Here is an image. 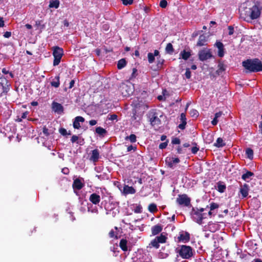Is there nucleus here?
Returning <instances> with one entry per match:
<instances>
[{
	"mask_svg": "<svg viewBox=\"0 0 262 262\" xmlns=\"http://www.w3.org/2000/svg\"><path fill=\"white\" fill-rule=\"evenodd\" d=\"M246 154L247 155V157L249 159H252L253 158V150L250 148H248L246 150Z\"/></svg>",
	"mask_w": 262,
	"mask_h": 262,
	"instance_id": "nucleus-38",
	"label": "nucleus"
},
{
	"mask_svg": "<svg viewBox=\"0 0 262 262\" xmlns=\"http://www.w3.org/2000/svg\"><path fill=\"white\" fill-rule=\"evenodd\" d=\"M42 21L40 20H38L35 21V26L37 28L40 27V30H42L45 28V25L44 24H41Z\"/></svg>",
	"mask_w": 262,
	"mask_h": 262,
	"instance_id": "nucleus-42",
	"label": "nucleus"
},
{
	"mask_svg": "<svg viewBox=\"0 0 262 262\" xmlns=\"http://www.w3.org/2000/svg\"><path fill=\"white\" fill-rule=\"evenodd\" d=\"M99 158V152L98 149H95L92 151V155L90 157V160L94 162L98 161Z\"/></svg>",
	"mask_w": 262,
	"mask_h": 262,
	"instance_id": "nucleus-20",
	"label": "nucleus"
},
{
	"mask_svg": "<svg viewBox=\"0 0 262 262\" xmlns=\"http://www.w3.org/2000/svg\"><path fill=\"white\" fill-rule=\"evenodd\" d=\"M181 58L184 60H187L191 56V53L189 51H186L185 50L182 51L180 54Z\"/></svg>",
	"mask_w": 262,
	"mask_h": 262,
	"instance_id": "nucleus-26",
	"label": "nucleus"
},
{
	"mask_svg": "<svg viewBox=\"0 0 262 262\" xmlns=\"http://www.w3.org/2000/svg\"><path fill=\"white\" fill-rule=\"evenodd\" d=\"M207 41V37L205 35L202 34L199 36L198 41L196 45L199 47H202L205 45Z\"/></svg>",
	"mask_w": 262,
	"mask_h": 262,
	"instance_id": "nucleus-22",
	"label": "nucleus"
},
{
	"mask_svg": "<svg viewBox=\"0 0 262 262\" xmlns=\"http://www.w3.org/2000/svg\"><path fill=\"white\" fill-rule=\"evenodd\" d=\"M108 235H109L110 237H111V238H115L116 239L118 238V236H117V234H115V231L113 229L111 230L109 232Z\"/></svg>",
	"mask_w": 262,
	"mask_h": 262,
	"instance_id": "nucleus-48",
	"label": "nucleus"
},
{
	"mask_svg": "<svg viewBox=\"0 0 262 262\" xmlns=\"http://www.w3.org/2000/svg\"><path fill=\"white\" fill-rule=\"evenodd\" d=\"M216 185L215 188L219 192L223 193L225 191L226 186L224 182L219 181Z\"/></svg>",
	"mask_w": 262,
	"mask_h": 262,
	"instance_id": "nucleus-19",
	"label": "nucleus"
},
{
	"mask_svg": "<svg viewBox=\"0 0 262 262\" xmlns=\"http://www.w3.org/2000/svg\"><path fill=\"white\" fill-rule=\"evenodd\" d=\"M212 55L209 52H207L204 50H202L199 53V58L201 61H205L208 59L210 58Z\"/></svg>",
	"mask_w": 262,
	"mask_h": 262,
	"instance_id": "nucleus-13",
	"label": "nucleus"
},
{
	"mask_svg": "<svg viewBox=\"0 0 262 262\" xmlns=\"http://www.w3.org/2000/svg\"><path fill=\"white\" fill-rule=\"evenodd\" d=\"M250 8L245 7L239 10L240 16L244 20L249 22L251 20Z\"/></svg>",
	"mask_w": 262,
	"mask_h": 262,
	"instance_id": "nucleus-9",
	"label": "nucleus"
},
{
	"mask_svg": "<svg viewBox=\"0 0 262 262\" xmlns=\"http://www.w3.org/2000/svg\"><path fill=\"white\" fill-rule=\"evenodd\" d=\"M59 0H54L50 2V4L49 7L50 8H54L55 9H57L59 6Z\"/></svg>",
	"mask_w": 262,
	"mask_h": 262,
	"instance_id": "nucleus-32",
	"label": "nucleus"
},
{
	"mask_svg": "<svg viewBox=\"0 0 262 262\" xmlns=\"http://www.w3.org/2000/svg\"><path fill=\"white\" fill-rule=\"evenodd\" d=\"M100 200V196L96 193L91 194L89 197L90 201L94 205L98 204Z\"/></svg>",
	"mask_w": 262,
	"mask_h": 262,
	"instance_id": "nucleus-14",
	"label": "nucleus"
},
{
	"mask_svg": "<svg viewBox=\"0 0 262 262\" xmlns=\"http://www.w3.org/2000/svg\"><path fill=\"white\" fill-rule=\"evenodd\" d=\"M194 144L195 145V146H194V147H192V148H191V152L192 154H195L199 151V148L197 147L196 146V143H194Z\"/></svg>",
	"mask_w": 262,
	"mask_h": 262,
	"instance_id": "nucleus-53",
	"label": "nucleus"
},
{
	"mask_svg": "<svg viewBox=\"0 0 262 262\" xmlns=\"http://www.w3.org/2000/svg\"><path fill=\"white\" fill-rule=\"evenodd\" d=\"M176 252L183 259H188L193 256V249L187 245H181L176 249Z\"/></svg>",
	"mask_w": 262,
	"mask_h": 262,
	"instance_id": "nucleus-3",
	"label": "nucleus"
},
{
	"mask_svg": "<svg viewBox=\"0 0 262 262\" xmlns=\"http://www.w3.org/2000/svg\"><path fill=\"white\" fill-rule=\"evenodd\" d=\"M0 85L4 86H11V84L6 77H3L0 79Z\"/></svg>",
	"mask_w": 262,
	"mask_h": 262,
	"instance_id": "nucleus-34",
	"label": "nucleus"
},
{
	"mask_svg": "<svg viewBox=\"0 0 262 262\" xmlns=\"http://www.w3.org/2000/svg\"><path fill=\"white\" fill-rule=\"evenodd\" d=\"M168 250H167L165 253L160 252V254L162 256L163 258L166 257L168 255Z\"/></svg>",
	"mask_w": 262,
	"mask_h": 262,
	"instance_id": "nucleus-63",
	"label": "nucleus"
},
{
	"mask_svg": "<svg viewBox=\"0 0 262 262\" xmlns=\"http://www.w3.org/2000/svg\"><path fill=\"white\" fill-rule=\"evenodd\" d=\"M254 176V173L250 171H247L246 173H244L242 176V179L245 181H248V180L250 179V177Z\"/></svg>",
	"mask_w": 262,
	"mask_h": 262,
	"instance_id": "nucleus-28",
	"label": "nucleus"
},
{
	"mask_svg": "<svg viewBox=\"0 0 262 262\" xmlns=\"http://www.w3.org/2000/svg\"><path fill=\"white\" fill-rule=\"evenodd\" d=\"M10 86L0 85V97L6 95L10 91Z\"/></svg>",
	"mask_w": 262,
	"mask_h": 262,
	"instance_id": "nucleus-25",
	"label": "nucleus"
},
{
	"mask_svg": "<svg viewBox=\"0 0 262 262\" xmlns=\"http://www.w3.org/2000/svg\"><path fill=\"white\" fill-rule=\"evenodd\" d=\"M226 66L223 62H220L218 64V69L216 71L217 74L219 75L220 73L225 71L226 70Z\"/></svg>",
	"mask_w": 262,
	"mask_h": 262,
	"instance_id": "nucleus-35",
	"label": "nucleus"
},
{
	"mask_svg": "<svg viewBox=\"0 0 262 262\" xmlns=\"http://www.w3.org/2000/svg\"><path fill=\"white\" fill-rule=\"evenodd\" d=\"M176 202L179 205H183L186 207H189L191 205V199L186 194H179L177 198Z\"/></svg>",
	"mask_w": 262,
	"mask_h": 262,
	"instance_id": "nucleus-8",
	"label": "nucleus"
},
{
	"mask_svg": "<svg viewBox=\"0 0 262 262\" xmlns=\"http://www.w3.org/2000/svg\"><path fill=\"white\" fill-rule=\"evenodd\" d=\"M210 205V210H213L215 209L218 208L219 207V205L217 203L214 202H212Z\"/></svg>",
	"mask_w": 262,
	"mask_h": 262,
	"instance_id": "nucleus-47",
	"label": "nucleus"
},
{
	"mask_svg": "<svg viewBox=\"0 0 262 262\" xmlns=\"http://www.w3.org/2000/svg\"><path fill=\"white\" fill-rule=\"evenodd\" d=\"M95 131H96V133L97 134H98L99 135L102 136L103 137L106 133V130L104 128H103L100 126L97 127L96 128Z\"/></svg>",
	"mask_w": 262,
	"mask_h": 262,
	"instance_id": "nucleus-30",
	"label": "nucleus"
},
{
	"mask_svg": "<svg viewBox=\"0 0 262 262\" xmlns=\"http://www.w3.org/2000/svg\"><path fill=\"white\" fill-rule=\"evenodd\" d=\"M180 162L178 158L166 157L165 159V163L169 168H173L174 164L179 163Z\"/></svg>",
	"mask_w": 262,
	"mask_h": 262,
	"instance_id": "nucleus-11",
	"label": "nucleus"
},
{
	"mask_svg": "<svg viewBox=\"0 0 262 262\" xmlns=\"http://www.w3.org/2000/svg\"><path fill=\"white\" fill-rule=\"evenodd\" d=\"M61 171L64 174H68L69 173L70 170L68 168L64 167L62 169Z\"/></svg>",
	"mask_w": 262,
	"mask_h": 262,
	"instance_id": "nucleus-59",
	"label": "nucleus"
},
{
	"mask_svg": "<svg viewBox=\"0 0 262 262\" xmlns=\"http://www.w3.org/2000/svg\"><path fill=\"white\" fill-rule=\"evenodd\" d=\"M108 116V119L110 120H117L118 116L116 114L109 115Z\"/></svg>",
	"mask_w": 262,
	"mask_h": 262,
	"instance_id": "nucleus-55",
	"label": "nucleus"
},
{
	"mask_svg": "<svg viewBox=\"0 0 262 262\" xmlns=\"http://www.w3.org/2000/svg\"><path fill=\"white\" fill-rule=\"evenodd\" d=\"M53 48V66H56L60 62L61 59L63 55V50L61 48L58 46L54 47Z\"/></svg>",
	"mask_w": 262,
	"mask_h": 262,
	"instance_id": "nucleus-5",
	"label": "nucleus"
},
{
	"mask_svg": "<svg viewBox=\"0 0 262 262\" xmlns=\"http://www.w3.org/2000/svg\"><path fill=\"white\" fill-rule=\"evenodd\" d=\"M42 133L46 137H48L50 135V133L49 132V129L46 126L43 127Z\"/></svg>",
	"mask_w": 262,
	"mask_h": 262,
	"instance_id": "nucleus-49",
	"label": "nucleus"
},
{
	"mask_svg": "<svg viewBox=\"0 0 262 262\" xmlns=\"http://www.w3.org/2000/svg\"><path fill=\"white\" fill-rule=\"evenodd\" d=\"M78 140V137L76 135H73L71 139V141L72 143L76 142Z\"/></svg>",
	"mask_w": 262,
	"mask_h": 262,
	"instance_id": "nucleus-60",
	"label": "nucleus"
},
{
	"mask_svg": "<svg viewBox=\"0 0 262 262\" xmlns=\"http://www.w3.org/2000/svg\"><path fill=\"white\" fill-rule=\"evenodd\" d=\"M84 118L81 116H77L75 117L74 121L73 122V127L75 129H79L81 127L80 122H83Z\"/></svg>",
	"mask_w": 262,
	"mask_h": 262,
	"instance_id": "nucleus-18",
	"label": "nucleus"
},
{
	"mask_svg": "<svg viewBox=\"0 0 262 262\" xmlns=\"http://www.w3.org/2000/svg\"><path fill=\"white\" fill-rule=\"evenodd\" d=\"M148 211L151 213H155L158 211L157 205L155 203H151L148 207Z\"/></svg>",
	"mask_w": 262,
	"mask_h": 262,
	"instance_id": "nucleus-33",
	"label": "nucleus"
},
{
	"mask_svg": "<svg viewBox=\"0 0 262 262\" xmlns=\"http://www.w3.org/2000/svg\"><path fill=\"white\" fill-rule=\"evenodd\" d=\"M167 146V142L161 143L159 146L160 149H164Z\"/></svg>",
	"mask_w": 262,
	"mask_h": 262,
	"instance_id": "nucleus-56",
	"label": "nucleus"
},
{
	"mask_svg": "<svg viewBox=\"0 0 262 262\" xmlns=\"http://www.w3.org/2000/svg\"><path fill=\"white\" fill-rule=\"evenodd\" d=\"M250 10L251 19H255L259 17L262 10V7L260 6L259 3H257L250 8Z\"/></svg>",
	"mask_w": 262,
	"mask_h": 262,
	"instance_id": "nucleus-6",
	"label": "nucleus"
},
{
	"mask_svg": "<svg viewBox=\"0 0 262 262\" xmlns=\"http://www.w3.org/2000/svg\"><path fill=\"white\" fill-rule=\"evenodd\" d=\"M184 75L187 79H190L191 78V73L190 70V69L186 68Z\"/></svg>",
	"mask_w": 262,
	"mask_h": 262,
	"instance_id": "nucleus-44",
	"label": "nucleus"
},
{
	"mask_svg": "<svg viewBox=\"0 0 262 262\" xmlns=\"http://www.w3.org/2000/svg\"><path fill=\"white\" fill-rule=\"evenodd\" d=\"M137 147L136 146H133L132 145L128 146L127 148V151L128 152L132 150H133L134 151L136 150Z\"/></svg>",
	"mask_w": 262,
	"mask_h": 262,
	"instance_id": "nucleus-58",
	"label": "nucleus"
},
{
	"mask_svg": "<svg viewBox=\"0 0 262 262\" xmlns=\"http://www.w3.org/2000/svg\"><path fill=\"white\" fill-rule=\"evenodd\" d=\"M249 186L246 184H244L241 187L239 192H240L241 194H242L243 198H245L248 196V193H249Z\"/></svg>",
	"mask_w": 262,
	"mask_h": 262,
	"instance_id": "nucleus-17",
	"label": "nucleus"
},
{
	"mask_svg": "<svg viewBox=\"0 0 262 262\" xmlns=\"http://www.w3.org/2000/svg\"><path fill=\"white\" fill-rule=\"evenodd\" d=\"M126 64V61L124 58H122L118 61L117 68L119 70L123 68Z\"/></svg>",
	"mask_w": 262,
	"mask_h": 262,
	"instance_id": "nucleus-31",
	"label": "nucleus"
},
{
	"mask_svg": "<svg viewBox=\"0 0 262 262\" xmlns=\"http://www.w3.org/2000/svg\"><path fill=\"white\" fill-rule=\"evenodd\" d=\"M123 193L124 194H134L136 193L135 189L132 186L125 185L123 187Z\"/></svg>",
	"mask_w": 262,
	"mask_h": 262,
	"instance_id": "nucleus-21",
	"label": "nucleus"
},
{
	"mask_svg": "<svg viewBox=\"0 0 262 262\" xmlns=\"http://www.w3.org/2000/svg\"><path fill=\"white\" fill-rule=\"evenodd\" d=\"M164 60L163 58H161L160 56L157 57V68L161 69L162 68L163 64L164 63Z\"/></svg>",
	"mask_w": 262,
	"mask_h": 262,
	"instance_id": "nucleus-39",
	"label": "nucleus"
},
{
	"mask_svg": "<svg viewBox=\"0 0 262 262\" xmlns=\"http://www.w3.org/2000/svg\"><path fill=\"white\" fill-rule=\"evenodd\" d=\"M242 65L248 72L256 73L262 71V62L257 58L244 60L242 62Z\"/></svg>",
	"mask_w": 262,
	"mask_h": 262,
	"instance_id": "nucleus-1",
	"label": "nucleus"
},
{
	"mask_svg": "<svg viewBox=\"0 0 262 262\" xmlns=\"http://www.w3.org/2000/svg\"><path fill=\"white\" fill-rule=\"evenodd\" d=\"M190 114L191 117H197L199 116V112L196 110H191L190 111Z\"/></svg>",
	"mask_w": 262,
	"mask_h": 262,
	"instance_id": "nucleus-46",
	"label": "nucleus"
},
{
	"mask_svg": "<svg viewBox=\"0 0 262 262\" xmlns=\"http://www.w3.org/2000/svg\"><path fill=\"white\" fill-rule=\"evenodd\" d=\"M89 124L91 126H94L97 124V121L95 120H91L89 121Z\"/></svg>",
	"mask_w": 262,
	"mask_h": 262,
	"instance_id": "nucleus-64",
	"label": "nucleus"
},
{
	"mask_svg": "<svg viewBox=\"0 0 262 262\" xmlns=\"http://www.w3.org/2000/svg\"><path fill=\"white\" fill-rule=\"evenodd\" d=\"M190 239V234L187 231H181L179 232L178 237V242L187 243Z\"/></svg>",
	"mask_w": 262,
	"mask_h": 262,
	"instance_id": "nucleus-10",
	"label": "nucleus"
},
{
	"mask_svg": "<svg viewBox=\"0 0 262 262\" xmlns=\"http://www.w3.org/2000/svg\"><path fill=\"white\" fill-rule=\"evenodd\" d=\"M186 123V121H182V123L179 125L178 127L181 129H184L185 128Z\"/></svg>",
	"mask_w": 262,
	"mask_h": 262,
	"instance_id": "nucleus-54",
	"label": "nucleus"
},
{
	"mask_svg": "<svg viewBox=\"0 0 262 262\" xmlns=\"http://www.w3.org/2000/svg\"><path fill=\"white\" fill-rule=\"evenodd\" d=\"M226 145L222 138H218L215 143H214V146L220 148Z\"/></svg>",
	"mask_w": 262,
	"mask_h": 262,
	"instance_id": "nucleus-29",
	"label": "nucleus"
},
{
	"mask_svg": "<svg viewBox=\"0 0 262 262\" xmlns=\"http://www.w3.org/2000/svg\"><path fill=\"white\" fill-rule=\"evenodd\" d=\"M125 140H129L131 143H135L137 141V137L135 134H131L125 138Z\"/></svg>",
	"mask_w": 262,
	"mask_h": 262,
	"instance_id": "nucleus-37",
	"label": "nucleus"
},
{
	"mask_svg": "<svg viewBox=\"0 0 262 262\" xmlns=\"http://www.w3.org/2000/svg\"><path fill=\"white\" fill-rule=\"evenodd\" d=\"M60 77L58 75L55 77L54 79L51 82V86L54 88H58L60 85Z\"/></svg>",
	"mask_w": 262,
	"mask_h": 262,
	"instance_id": "nucleus-27",
	"label": "nucleus"
},
{
	"mask_svg": "<svg viewBox=\"0 0 262 262\" xmlns=\"http://www.w3.org/2000/svg\"><path fill=\"white\" fill-rule=\"evenodd\" d=\"M167 237L161 233L160 236H156L153 240H152L149 244V245L158 249L159 248V244L165 243Z\"/></svg>",
	"mask_w": 262,
	"mask_h": 262,
	"instance_id": "nucleus-7",
	"label": "nucleus"
},
{
	"mask_svg": "<svg viewBox=\"0 0 262 262\" xmlns=\"http://www.w3.org/2000/svg\"><path fill=\"white\" fill-rule=\"evenodd\" d=\"M223 114V112L220 111L215 114L214 117L216 118V119H217L219 117H220Z\"/></svg>",
	"mask_w": 262,
	"mask_h": 262,
	"instance_id": "nucleus-62",
	"label": "nucleus"
},
{
	"mask_svg": "<svg viewBox=\"0 0 262 262\" xmlns=\"http://www.w3.org/2000/svg\"><path fill=\"white\" fill-rule=\"evenodd\" d=\"M52 108L53 111L58 114H61L64 111L63 106L60 103L55 101H53L52 103Z\"/></svg>",
	"mask_w": 262,
	"mask_h": 262,
	"instance_id": "nucleus-12",
	"label": "nucleus"
},
{
	"mask_svg": "<svg viewBox=\"0 0 262 262\" xmlns=\"http://www.w3.org/2000/svg\"><path fill=\"white\" fill-rule=\"evenodd\" d=\"M119 247L122 251H127L128 250L127 241L124 238L121 239L119 243Z\"/></svg>",
	"mask_w": 262,
	"mask_h": 262,
	"instance_id": "nucleus-24",
	"label": "nucleus"
},
{
	"mask_svg": "<svg viewBox=\"0 0 262 262\" xmlns=\"http://www.w3.org/2000/svg\"><path fill=\"white\" fill-rule=\"evenodd\" d=\"M228 30H229L228 34L229 35H232L233 34V33H234V28H233V27H232V26H228Z\"/></svg>",
	"mask_w": 262,
	"mask_h": 262,
	"instance_id": "nucleus-57",
	"label": "nucleus"
},
{
	"mask_svg": "<svg viewBox=\"0 0 262 262\" xmlns=\"http://www.w3.org/2000/svg\"><path fill=\"white\" fill-rule=\"evenodd\" d=\"M133 116L131 117L132 120H136L137 119L138 116L137 115V111L135 108L132 110Z\"/></svg>",
	"mask_w": 262,
	"mask_h": 262,
	"instance_id": "nucleus-45",
	"label": "nucleus"
},
{
	"mask_svg": "<svg viewBox=\"0 0 262 262\" xmlns=\"http://www.w3.org/2000/svg\"><path fill=\"white\" fill-rule=\"evenodd\" d=\"M59 132L62 136H66L68 135H70L71 134L70 131H69V132H68L67 130L64 128H62V127L59 128Z\"/></svg>",
	"mask_w": 262,
	"mask_h": 262,
	"instance_id": "nucleus-40",
	"label": "nucleus"
},
{
	"mask_svg": "<svg viewBox=\"0 0 262 262\" xmlns=\"http://www.w3.org/2000/svg\"><path fill=\"white\" fill-rule=\"evenodd\" d=\"M205 208H194L192 209L191 214L193 220L199 225L203 224V220L207 218V214L204 212Z\"/></svg>",
	"mask_w": 262,
	"mask_h": 262,
	"instance_id": "nucleus-2",
	"label": "nucleus"
},
{
	"mask_svg": "<svg viewBox=\"0 0 262 262\" xmlns=\"http://www.w3.org/2000/svg\"><path fill=\"white\" fill-rule=\"evenodd\" d=\"M165 50L167 53L172 54L174 51L173 46L171 43H167Z\"/></svg>",
	"mask_w": 262,
	"mask_h": 262,
	"instance_id": "nucleus-36",
	"label": "nucleus"
},
{
	"mask_svg": "<svg viewBox=\"0 0 262 262\" xmlns=\"http://www.w3.org/2000/svg\"><path fill=\"white\" fill-rule=\"evenodd\" d=\"M134 212L136 213H140L142 212V207L140 205H138L136 206L134 209Z\"/></svg>",
	"mask_w": 262,
	"mask_h": 262,
	"instance_id": "nucleus-43",
	"label": "nucleus"
},
{
	"mask_svg": "<svg viewBox=\"0 0 262 262\" xmlns=\"http://www.w3.org/2000/svg\"><path fill=\"white\" fill-rule=\"evenodd\" d=\"M4 37L5 38H9L11 36V32L7 31L4 33Z\"/></svg>",
	"mask_w": 262,
	"mask_h": 262,
	"instance_id": "nucleus-61",
	"label": "nucleus"
},
{
	"mask_svg": "<svg viewBox=\"0 0 262 262\" xmlns=\"http://www.w3.org/2000/svg\"><path fill=\"white\" fill-rule=\"evenodd\" d=\"M147 117L152 126H158L161 124V121L158 117V114L156 109L150 110L147 114Z\"/></svg>",
	"mask_w": 262,
	"mask_h": 262,
	"instance_id": "nucleus-4",
	"label": "nucleus"
},
{
	"mask_svg": "<svg viewBox=\"0 0 262 262\" xmlns=\"http://www.w3.org/2000/svg\"><path fill=\"white\" fill-rule=\"evenodd\" d=\"M215 46L218 49V56L222 57L224 55V45L220 41H217L215 43Z\"/></svg>",
	"mask_w": 262,
	"mask_h": 262,
	"instance_id": "nucleus-16",
	"label": "nucleus"
},
{
	"mask_svg": "<svg viewBox=\"0 0 262 262\" xmlns=\"http://www.w3.org/2000/svg\"><path fill=\"white\" fill-rule=\"evenodd\" d=\"M125 6L130 5L133 3V0H121Z\"/></svg>",
	"mask_w": 262,
	"mask_h": 262,
	"instance_id": "nucleus-50",
	"label": "nucleus"
},
{
	"mask_svg": "<svg viewBox=\"0 0 262 262\" xmlns=\"http://www.w3.org/2000/svg\"><path fill=\"white\" fill-rule=\"evenodd\" d=\"M162 230V226L161 225H156L151 228V233L154 235L159 234Z\"/></svg>",
	"mask_w": 262,
	"mask_h": 262,
	"instance_id": "nucleus-23",
	"label": "nucleus"
},
{
	"mask_svg": "<svg viewBox=\"0 0 262 262\" xmlns=\"http://www.w3.org/2000/svg\"><path fill=\"white\" fill-rule=\"evenodd\" d=\"M155 56H154L153 53H148L147 54L148 61L149 63H152L155 59Z\"/></svg>",
	"mask_w": 262,
	"mask_h": 262,
	"instance_id": "nucleus-41",
	"label": "nucleus"
},
{
	"mask_svg": "<svg viewBox=\"0 0 262 262\" xmlns=\"http://www.w3.org/2000/svg\"><path fill=\"white\" fill-rule=\"evenodd\" d=\"M180 142V140L177 137L173 138L171 141V143L173 144H179Z\"/></svg>",
	"mask_w": 262,
	"mask_h": 262,
	"instance_id": "nucleus-52",
	"label": "nucleus"
},
{
	"mask_svg": "<svg viewBox=\"0 0 262 262\" xmlns=\"http://www.w3.org/2000/svg\"><path fill=\"white\" fill-rule=\"evenodd\" d=\"M84 185L81 180L79 178H77L74 180L72 186L74 189L80 190Z\"/></svg>",
	"mask_w": 262,
	"mask_h": 262,
	"instance_id": "nucleus-15",
	"label": "nucleus"
},
{
	"mask_svg": "<svg viewBox=\"0 0 262 262\" xmlns=\"http://www.w3.org/2000/svg\"><path fill=\"white\" fill-rule=\"evenodd\" d=\"M159 5L161 8H165L167 6V2L166 0H161Z\"/></svg>",
	"mask_w": 262,
	"mask_h": 262,
	"instance_id": "nucleus-51",
	"label": "nucleus"
}]
</instances>
